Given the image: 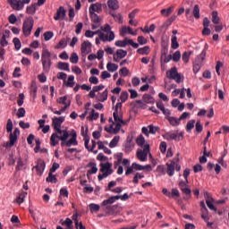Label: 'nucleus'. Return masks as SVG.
I'll return each mask as SVG.
<instances>
[{
	"instance_id": "nucleus-1",
	"label": "nucleus",
	"mask_w": 229,
	"mask_h": 229,
	"mask_svg": "<svg viewBox=\"0 0 229 229\" xmlns=\"http://www.w3.org/2000/svg\"><path fill=\"white\" fill-rule=\"evenodd\" d=\"M61 140V146L64 148L67 146V140L69 139V131H64L62 134L58 135V133L54 132L50 137V145L55 147L58 146V140Z\"/></svg>"
},
{
	"instance_id": "nucleus-2",
	"label": "nucleus",
	"mask_w": 229,
	"mask_h": 229,
	"mask_svg": "<svg viewBox=\"0 0 229 229\" xmlns=\"http://www.w3.org/2000/svg\"><path fill=\"white\" fill-rule=\"evenodd\" d=\"M41 64L44 72L47 73L51 71V65H53V62L51 61V52L46 48L42 50Z\"/></svg>"
},
{
	"instance_id": "nucleus-3",
	"label": "nucleus",
	"mask_w": 229,
	"mask_h": 229,
	"mask_svg": "<svg viewBox=\"0 0 229 229\" xmlns=\"http://www.w3.org/2000/svg\"><path fill=\"white\" fill-rule=\"evenodd\" d=\"M180 158L177 157H174L170 163H166V174L168 176H174V171L180 172L182 165L179 164Z\"/></svg>"
},
{
	"instance_id": "nucleus-4",
	"label": "nucleus",
	"mask_w": 229,
	"mask_h": 229,
	"mask_svg": "<svg viewBox=\"0 0 229 229\" xmlns=\"http://www.w3.org/2000/svg\"><path fill=\"white\" fill-rule=\"evenodd\" d=\"M34 24H35V20H33V17L31 16L24 20L23 25H22V33L24 37H30V35H31V31L33 30Z\"/></svg>"
},
{
	"instance_id": "nucleus-5",
	"label": "nucleus",
	"mask_w": 229,
	"mask_h": 229,
	"mask_svg": "<svg viewBox=\"0 0 229 229\" xmlns=\"http://www.w3.org/2000/svg\"><path fill=\"white\" fill-rule=\"evenodd\" d=\"M114 121L116 123L114 129V134L117 135L118 131H121L122 126H126V121L123 120V114L117 112L113 113Z\"/></svg>"
},
{
	"instance_id": "nucleus-6",
	"label": "nucleus",
	"mask_w": 229,
	"mask_h": 229,
	"mask_svg": "<svg viewBox=\"0 0 229 229\" xmlns=\"http://www.w3.org/2000/svg\"><path fill=\"white\" fill-rule=\"evenodd\" d=\"M65 121V116L54 117L52 119V126L54 130L56 131L57 135H62L64 131H67V130H62V124Z\"/></svg>"
},
{
	"instance_id": "nucleus-7",
	"label": "nucleus",
	"mask_w": 229,
	"mask_h": 229,
	"mask_svg": "<svg viewBox=\"0 0 229 229\" xmlns=\"http://www.w3.org/2000/svg\"><path fill=\"white\" fill-rule=\"evenodd\" d=\"M149 144H146L143 146L142 149H138L136 152V157L140 162H146L148 160V155H149Z\"/></svg>"
},
{
	"instance_id": "nucleus-8",
	"label": "nucleus",
	"mask_w": 229,
	"mask_h": 229,
	"mask_svg": "<svg viewBox=\"0 0 229 229\" xmlns=\"http://www.w3.org/2000/svg\"><path fill=\"white\" fill-rule=\"evenodd\" d=\"M166 76L169 80H174L176 83H182V75L178 73L176 67H173L166 72Z\"/></svg>"
},
{
	"instance_id": "nucleus-9",
	"label": "nucleus",
	"mask_w": 229,
	"mask_h": 229,
	"mask_svg": "<svg viewBox=\"0 0 229 229\" xmlns=\"http://www.w3.org/2000/svg\"><path fill=\"white\" fill-rule=\"evenodd\" d=\"M131 46L134 49H138L139 47V43H135L133 42V39H128L125 38L124 40H117L114 43V46H116V47H126V46Z\"/></svg>"
},
{
	"instance_id": "nucleus-10",
	"label": "nucleus",
	"mask_w": 229,
	"mask_h": 229,
	"mask_svg": "<svg viewBox=\"0 0 229 229\" xmlns=\"http://www.w3.org/2000/svg\"><path fill=\"white\" fill-rule=\"evenodd\" d=\"M93 33L94 35H98L102 42H112V40L115 38V34L114 33V31H110L109 36L105 35V33H103L101 30L93 31Z\"/></svg>"
},
{
	"instance_id": "nucleus-11",
	"label": "nucleus",
	"mask_w": 229,
	"mask_h": 229,
	"mask_svg": "<svg viewBox=\"0 0 229 229\" xmlns=\"http://www.w3.org/2000/svg\"><path fill=\"white\" fill-rule=\"evenodd\" d=\"M8 4H10L11 8L13 10H15L16 12H21V10H24V5L22 4L21 0H7Z\"/></svg>"
},
{
	"instance_id": "nucleus-12",
	"label": "nucleus",
	"mask_w": 229,
	"mask_h": 229,
	"mask_svg": "<svg viewBox=\"0 0 229 229\" xmlns=\"http://www.w3.org/2000/svg\"><path fill=\"white\" fill-rule=\"evenodd\" d=\"M100 173H104V174H107V176H110V174H114V170L112 169V163L106 162L100 164Z\"/></svg>"
},
{
	"instance_id": "nucleus-13",
	"label": "nucleus",
	"mask_w": 229,
	"mask_h": 229,
	"mask_svg": "<svg viewBox=\"0 0 229 229\" xmlns=\"http://www.w3.org/2000/svg\"><path fill=\"white\" fill-rule=\"evenodd\" d=\"M81 51L82 56H86L89 55V53H92V43H90L89 41H84L81 44Z\"/></svg>"
},
{
	"instance_id": "nucleus-14",
	"label": "nucleus",
	"mask_w": 229,
	"mask_h": 229,
	"mask_svg": "<svg viewBox=\"0 0 229 229\" xmlns=\"http://www.w3.org/2000/svg\"><path fill=\"white\" fill-rule=\"evenodd\" d=\"M33 169H36L37 174L39 176H42V174H44V171H46V162L42 159H38L37 165L34 166Z\"/></svg>"
},
{
	"instance_id": "nucleus-15",
	"label": "nucleus",
	"mask_w": 229,
	"mask_h": 229,
	"mask_svg": "<svg viewBox=\"0 0 229 229\" xmlns=\"http://www.w3.org/2000/svg\"><path fill=\"white\" fill-rule=\"evenodd\" d=\"M67 11H65V8H64V6H60L57 11L56 13L54 16L55 21H64L65 17L67 16Z\"/></svg>"
},
{
	"instance_id": "nucleus-16",
	"label": "nucleus",
	"mask_w": 229,
	"mask_h": 229,
	"mask_svg": "<svg viewBox=\"0 0 229 229\" xmlns=\"http://www.w3.org/2000/svg\"><path fill=\"white\" fill-rule=\"evenodd\" d=\"M163 139H165V140H175L176 142H178V135L176 134V132L171 131H167L165 134H162Z\"/></svg>"
},
{
	"instance_id": "nucleus-17",
	"label": "nucleus",
	"mask_w": 229,
	"mask_h": 229,
	"mask_svg": "<svg viewBox=\"0 0 229 229\" xmlns=\"http://www.w3.org/2000/svg\"><path fill=\"white\" fill-rule=\"evenodd\" d=\"M103 12V6L99 3L92 4L89 6V13H101Z\"/></svg>"
},
{
	"instance_id": "nucleus-18",
	"label": "nucleus",
	"mask_w": 229,
	"mask_h": 229,
	"mask_svg": "<svg viewBox=\"0 0 229 229\" xmlns=\"http://www.w3.org/2000/svg\"><path fill=\"white\" fill-rule=\"evenodd\" d=\"M120 198L121 197L119 195L112 196L109 199L103 200L102 207H106V208L107 207H110V205H113V203H115V201H117V199Z\"/></svg>"
},
{
	"instance_id": "nucleus-19",
	"label": "nucleus",
	"mask_w": 229,
	"mask_h": 229,
	"mask_svg": "<svg viewBox=\"0 0 229 229\" xmlns=\"http://www.w3.org/2000/svg\"><path fill=\"white\" fill-rule=\"evenodd\" d=\"M135 144H133V141H131V139L130 137L127 138L126 142L124 143V151L125 153H131L133 151Z\"/></svg>"
},
{
	"instance_id": "nucleus-20",
	"label": "nucleus",
	"mask_w": 229,
	"mask_h": 229,
	"mask_svg": "<svg viewBox=\"0 0 229 229\" xmlns=\"http://www.w3.org/2000/svg\"><path fill=\"white\" fill-rule=\"evenodd\" d=\"M71 40V38L67 37L66 38H62L59 43L55 46V49H64L67 47V44Z\"/></svg>"
},
{
	"instance_id": "nucleus-21",
	"label": "nucleus",
	"mask_w": 229,
	"mask_h": 229,
	"mask_svg": "<svg viewBox=\"0 0 229 229\" xmlns=\"http://www.w3.org/2000/svg\"><path fill=\"white\" fill-rule=\"evenodd\" d=\"M88 167H91V169L88 170V172H87V177L88 178L90 177V174H96V173H98V166L96 165V163L89 162L88 164Z\"/></svg>"
},
{
	"instance_id": "nucleus-22",
	"label": "nucleus",
	"mask_w": 229,
	"mask_h": 229,
	"mask_svg": "<svg viewBox=\"0 0 229 229\" xmlns=\"http://www.w3.org/2000/svg\"><path fill=\"white\" fill-rule=\"evenodd\" d=\"M69 106H71V100H68V105L62 107L59 111H55L53 107H50V110L51 112H53V114H55L56 115H62V114H64V112H65L67 108H69Z\"/></svg>"
},
{
	"instance_id": "nucleus-23",
	"label": "nucleus",
	"mask_w": 229,
	"mask_h": 229,
	"mask_svg": "<svg viewBox=\"0 0 229 229\" xmlns=\"http://www.w3.org/2000/svg\"><path fill=\"white\" fill-rule=\"evenodd\" d=\"M166 121H168V123L171 124V126H174V127L180 126V124L182 123V122H180V118H176L174 116L168 117V119Z\"/></svg>"
},
{
	"instance_id": "nucleus-24",
	"label": "nucleus",
	"mask_w": 229,
	"mask_h": 229,
	"mask_svg": "<svg viewBox=\"0 0 229 229\" xmlns=\"http://www.w3.org/2000/svg\"><path fill=\"white\" fill-rule=\"evenodd\" d=\"M107 6L111 10H119V1L117 0H108Z\"/></svg>"
},
{
	"instance_id": "nucleus-25",
	"label": "nucleus",
	"mask_w": 229,
	"mask_h": 229,
	"mask_svg": "<svg viewBox=\"0 0 229 229\" xmlns=\"http://www.w3.org/2000/svg\"><path fill=\"white\" fill-rule=\"evenodd\" d=\"M115 210H117V206H107L106 208V214L107 216H115L117 214Z\"/></svg>"
},
{
	"instance_id": "nucleus-26",
	"label": "nucleus",
	"mask_w": 229,
	"mask_h": 229,
	"mask_svg": "<svg viewBox=\"0 0 229 229\" xmlns=\"http://www.w3.org/2000/svg\"><path fill=\"white\" fill-rule=\"evenodd\" d=\"M142 99L147 105H153V103H155V98L149 94H144Z\"/></svg>"
},
{
	"instance_id": "nucleus-27",
	"label": "nucleus",
	"mask_w": 229,
	"mask_h": 229,
	"mask_svg": "<svg viewBox=\"0 0 229 229\" xmlns=\"http://www.w3.org/2000/svg\"><path fill=\"white\" fill-rule=\"evenodd\" d=\"M87 119L88 121H98L99 119V113L96 112L94 109H91V112Z\"/></svg>"
},
{
	"instance_id": "nucleus-28",
	"label": "nucleus",
	"mask_w": 229,
	"mask_h": 229,
	"mask_svg": "<svg viewBox=\"0 0 229 229\" xmlns=\"http://www.w3.org/2000/svg\"><path fill=\"white\" fill-rule=\"evenodd\" d=\"M57 69H59V71H66L67 72L71 71V69H69V63H64V62H59L57 64Z\"/></svg>"
},
{
	"instance_id": "nucleus-29",
	"label": "nucleus",
	"mask_w": 229,
	"mask_h": 229,
	"mask_svg": "<svg viewBox=\"0 0 229 229\" xmlns=\"http://www.w3.org/2000/svg\"><path fill=\"white\" fill-rule=\"evenodd\" d=\"M26 12L30 15H35V13H37V4H31L30 6L27 7Z\"/></svg>"
},
{
	"instance_id": "nucleus-30",
	"label": "nucleus",
	"mask_w": 229,
	"mask_h": 229,
	"mask_svg": "<svg viewBox=\"0 0 229 229\" xmlns=\"http://www.w3.org/2000/svg\"><path fill=\"white\" fill-rule=\"evenodd\" d=\"M173 12H174V7L171 6L167 9H162L161 10V15H164V17H169Z\"/></svg>"
},
{
	"instance_id": "nucleus-31",
	"label": "nucleus",
	"mask_w": 229,
	"mask_h": 229,
	"mask_svg": "<svg viewBox=\"0 0 229 229\" xmlns=\"http://www.w3.org/2000/svg\"><path fill=\"white\" fill-rule=\"evenodd\" d=\"M151 51V48H149V46H146L143 47H140L137 50L138 55H149Z\"/></svg>"
},
{
	"instance_id": "nucleus-32",
	"label": "nucleus",
	"mask_w": 229,
	"mask_h": 229,
	"mask_svg": "<svg viewBox=\"0 0 229 229\" xmlns=\"http://www.w3.org/2000/svg\"><path fill=\"white\" fill-rule=\"evenodd\" d=\"M171 42L172 49H178V47H180V44L178 43V37L172 36Z\"/></svg>"
},
{
	"instance_id": "nucleus-33",
	"label": "nucleus",
	"mask_w": 229,
	"mask_h": 229,
	"mask_svg": "<svg viewBox=\"0 0 229 229\" xmlns=\"http://www.w3.org/2000/svg\"><path fill=\"white\" fill-rule=\"evenodd\" d=\"M46 182H48L50 183H56L58 182V179L56 178V175L53 174V173L49 172L48 176L46 179Z\"/></svg>"
},
{
	"instance_id": "nucleus-34",
	"label": "nucleus",
	"mask_w": 229,
	"mask_h": 229,
	"mask_svg": "<svg viewBox=\"0 0 229 229\" xmlns=\"http://www.w3.org/2000/svg\"><path fill=\"white\" fill-rule=\"evenodd\" d=\"M106 69L109 71V72H115L117 69H119V65L114 64V63H108L106 64Z\"/></svg>"
},
{
	"instance_id": "nucleus-35",
	"label": "nucleus",
	"mask_w": 229,
	"mask_h": 229,
	"mask_svg": "<svg viewBox=\"0 0 229 229\" xmlns=\"http://www.w3.org/2000/svg\"><path fill=\"white\" fill-rule=\"evenodd\" d=\"M90 19L95 24L101 23V18L96 13H89Z\"/></svg>"
},
{
	"instance_id": "nucleus-36",
	"label": "nucleus",
	"mask_w": 229,
	"mask_h": 229,
	"mask_svg": "<svg viewBox=\"0 0 229 229\" xmlns=\"http://www.w3.org/2000/svg\"><path fill=\"white\" fill-rule=\"evenodd\" d=\"M13 43L14 44V49H16V51H20L21 47H22V44L21 43V39H19V38H14L13 39Z\"/></svg>"
},
{
	"instance_id": "nucleus-37",
	"label": "nucleus",
	"mask_w": 229,
	"mask_h": 229,
	"mask_svg": "<svg viewBox=\"0 0 229 229\" xmlns=\"http://www.w3.org/2000/svg\"><path fill=\"white\" fill-rule=\"evenodd\" d=\"M106 99H108V89H105L103 91V93L100 95L98 101H100L101 103H105V101H106Z\"/></svg>"
},
{
	"instance_id": "nucleus-38",
	"label": "nucleus",
	"mask_w": 229,
	"mask_h": 229,
	"mask_svg": "<svg viewBox=\"0 0 229 229\" xmlns=\"http://www.w3.org/2000/svg\"><path fill=\"white\" fill-rule=\"evenodd\" d=\"M196 123V120H190L186 124V131L189 133L191 130L194 129V124Z\"/></svg>"
},
{
	"instance_id": "nucleus-39",
	"label": "nucleus",
	"mask_w": 229,
	"mask_h": 229,
	"mask_svg": "<svg viewBox=\"0 0 229 229\" xmlns=\"http://www.w3.org/2000/svg\"><path fill=\"white\" fill-rule=\"evenodd\" d=\"M120 59L123 60V58H126V55H128V51L123 50V49H117L115 53Z\"/></svg>"
},
{
	"instance_id": "nucleus-40",
	"label": "nucleus",
	"mask_w": 229,
	"mask_h": 229,
	"mask_svg": "<svg viewBox=\"0 0 229 229\" xmlns=\"http://www.w3.org/2000/svg\"><path fill=\"white\" fill-rule=\"evenodd\" d=\"M212 201H214L213 199H207L206 205L209 210H214L216 212V210H217V208H216V206H214V203Z\"/></svg>"
},
{
	"instance_id": "nucleus-41",
	"label": "nucleus",
	"mask_w": 229,
	"mask_h": 229,
	"mask_svg": "<svg viewBox=\"0 0 229 229\" xmlns=\"http://www.w3.org/2000/svg\"><path fill=\"white\" fill-rule=\"evenodd\" d=\"M71 146H78V140L76 138H71L66 141V148H71Z\"/></svg>"
},
{
	"instance_id": "nucleus-42",
	"label": "nucleus",
	"mask_w": 229,
	"mask_h": 229,
	"mask_svg": "<svg viewBox=\"0 0 229 229\" xmlns=\"http://www.w3.org/2000/svg\"><path fill=\"white\" fill-rule=\"evenodd\" d=\"M13 130V122H12V119L9 118L6 123V131L7 133H12Z\"/></svg>"
},
{
	"instance_id": "nucleus-43",
	"label": "nucleus",
	"mask_w": 229,
	"mask_h": 229,
	"mask_svg": "<svg viewBox=\"0 0 229 229\" xmlns=\"http://www.w3.org/2000/svg\"><path fill=\"white\" fill-rule=\"evenodd\" d=\"M65 85L67 87H70V89H72V87H74V75H70L68 77V81L67 82H65Z\"/></svg>"
},
{
	"instance_id": "nucleus-44",
	"label": "nucleus",
	"mask_w": 229,
	"mask_h": 229,
	"mask_svg": "<svg viewBox=\"0 0 229 229\" xmlns=\"http://www.w3.org/2000/svg\"><path fill=\"white\" fill-rule=\"evenodd\" d=\"M182 192H183V194H185L186 196L184 199H191V198H192L191 191L190 188H184L183 190H182Z\"/></svg>"
},
{
	"instance_id": "nucleus-45",
	"label": "nucleus",
	"mask_w": 229,
	"mask_h": 229,
	"mask_svg": "<svg viewBox=\"0 0 229 229\" xmlns=\"http://www.w3.org/2000/svg\"><path fill=\"white\" fill-rule=\"evenodd\" d=\"M62 225L63 226H66L67 229H72V220L71 218H66Z\"/></svg>"
},
{
	"instance_id": "nucleus-46",
	"label": "nucleus",
	"mask_w": 229,
	"mask_h": 229,
	"mask_svg": "<svg viewBox=\"0 0 229 229\" xmlns=\"http://www.w3.org/2000/svg\"><path fill=\"white\" fill-rule=\"evenodd\" d=\"M121 139V137L119 136H115L109 143V148H115V146H117V144H119V140Z\"/></svg>"
},
{
	"instance_id": "nucleus-47",
	"label": "nucleus",
	"mask_w": 229,
	"mask_h": 229,
	"mask_svg": "<svg viewBox=\"0 0 229 229\" xmlns=\"http://www.w3.org/2000/svg\"><path fill=\"white\" fill-rule=\"evenodd\" d=\"M158 130H160V127L158 126H154L153 124L148 125V133H151L152 135H155Z\"/></svg>"
},
{
	"instance_id": "nucleus-48",
	"label": "nucleus",
	"mask_w": 229,
	"mask_h": 229,
	"mask_svg": "<svg viewBox=\"0 0 229 229\" xmlns=\"http://www.w3.org/2000/svg\"><path fill=\"white\" fill-rule=\"evenodd\" d=\"M180 58H182V53L180 52V50H177L174 52V54L172 56V60L174 62H180Z\"/></svg>"
},
{
	"instance_id": "nucleus-49",
	"label": "nucleus",
	"mask_w": 229,
	"mask_h": 229,
	"mask_svg": "<svg viewBox=\"0 0 229 229\" xmlns=\"http://www.w3.org/2000/svg\"><path fill=\"white\" fill-rule=\"evenodd\" d=\"M79 60H80V57L78 56V54H76L74 52L72 53L71 57H70V62L72 64H78Z\"/></svg>"
},
{
	"instance_id": "nucleus-50",
	"label": "nucleus",
	"mask_w": 229,
	"mask_h": 229,
	"mask_svg": "<svg viewBox=\"0 0 229 229\" xmlns=\"http://www.w3.org/2000/svg\"><path fill=\"white\" fill-rule=\"evenodd\" d=\"M193 17L199 19V5L195 4L192 11Z\"/></svg>"
},
{
	"instance_id": "nucleus-51",
	"label": "nucleus",
	"mask_w": 229,
	"mask_h": 229,
	"mask_svg": "<svg viewBox=\"0 0 229 229\" xmlns=\"http://www.w3.org/2000/svg\"><path fill=\"white\" fill-rule=\"evenodd\" d=\"M146 142V140L144 139V136L140 135V137L137 138L136 140V144L138 146H140V148H144V143Z\"/></svg>"
},
{
	"instance_id": "nucleus-52",
	"label": "nucleus",
	"mask_w": 229,
	"mask_h": 229,
	"mask_svg": "<svg viewBox=\"0 0 229 229\" xmlns=\"http://www.w3.org/2000/svg\"><path fill=\"white\" fill-rule=\"evenodd\" d=\"M191 55H192V52H184L182 54V62H184V64H188L189 63V59L191 58Z\"/></svg>"
},
{
	"instance_id": "nucleus-53",
	"label": "nucleus",
	"mask_w": 229,
	"mask_h": 229,
	"mask_svg": "<svg viewBox=\"0 0 229 229\" xmlns=\"http://www.w3.org/2000/svg\"><path fill=\"white\" fill-rule=\"evenodd\" d=\"M126 33L131 35V33H133V29H131V27H123L121 30V35H124Z\"/></svg>"
},
{
	"instance_id": "nucleus-54",
	"label": "nucleus",
	"mask_w": 229,
	"mask_h": 229,
	"mask_svg": "<svg viewBox=\"0 0 229 229\" xmlns=\"http://www.w3.org/2000/svg\"><path fill=\"white\" fill-rule=\"evenodd\" d=\"M99 205L98 204H89V210L91 214H94V212H99Z\"/></svg>"
},
{
	"instance_id": "nucleus-55",
	"label": "nucleus",
	"mask_w": 229,
	"mask_h": 229,
	"mask_svg": "<svg viewBox=\"0 0 229 229\" xmlns=\"http://www.w3.org/2000/svg\"><path fill=\"white\" fill-rule=\"evenodd\" d=\"M169 198H180V191L176 188H173Z\"/></svg>"
},
{
	"instance_id": "nucleus-56",
	"label": "nucleus",
	"mask_w": 229,
	"mask_h": 229,
	"mask_svg": "<svg viewBox=\"0 0 229 229\" xmlns=\"http://www.w3.org/2000/svg\"><path fill=\"white\" fill-rule=\"evenodd\" d=\"M17 117L19 119L25 117L26 115V109H24V107H21L18 109V113L16 114Z\"/></svg>"
},
{
	"instance_id": "nucleus-57",
	"label": "nucleus",
	"mask_w": 229,
	"mask_h": 229,
	"mask_svg": "<svg viewBox=\"0 0 229 229\" xmlns=\"http://www.w3.org/2000/svg\"><path fill=\"white\" fill-rule=\"evenodd\" d=\"M212 22L214 24H219V16L217 15V12L214 11L212 13Z\"/></svg>"
},
{
	"instance_id": "nucleus-58",
	"label": "nucleus",
	"mask_w": 229,
	"mask_h": 229,
	"mask_svg": "<svg viewBox=\"0 0 229 229\" xmlns=\"http://www.w3.org/2000/svg\"><path fill=\"white\" fill-rule=\"evenodd\" d=\"M130 95L127 93V91H123L121 93V96H120V100L122 103H126V101L128 100V97Z\"/></svg>"
},
{
	"instance_id": "nucleus-59",
	"label": "nucleus",
	"mask_w": 229,
	"mask_h": 229,
	"mask_svg": "<svg viewBox=\"0 0 229 229\" xmlns=\"http://www.w3.org/2000/svg\"><path fill=\"white\" fill-rule=\"evenodd\" d=\"M111 15L114 17L116 22H119V24H123V16L121 15V13H111Z\"/></svg>"
},
{
	"instance_id": "nucleus-60",
	"label": "nucleus",
	"mask_w": 229,
	"mask_h": 229,
	"mask_svg": "<svg viewBox=\"0 0 229 229\" xmlns=\"http://www.w3.org/2000/svg\"><path fill=\"white\" fill-rule=\"evenodd\" d=\"M26 194L28 193H20L19 196L16 199V202L19 203V205H21V203H24V198H26Z\"/></svg>"
},
{
	"instance_id": "nucleus-61",
	"label": "nucleus",
	"mask_w": 229,
	"mask_h": 229,
	"mask_svg": "<svg viewBox=\"0 0 229 229\" xmlns=\"http://www.w3.org/2000/svg\"><path fill=\"white\" fill-rule=\"evenodd\" d=\"M22 167H24V161H22V158L19 157L15 169H16V171H21V169H22Z\"/></svg>"
},
{
	"instance_id": "nucleus-62",
	"label": "nucleus",
	"mask_w": 229,
	"mask_h": 229,
	"mask_svg": "<svg viewBox=\"0 0 229 229\" xmlns=\"http://www.w3.org/2000/svg\"><path fill=\"white\" fill-rule=\"evenodd\" d=\"M57 103H59V105H64V106H66V105H69V102L67 103V96L60 97L57 99Z\"/></svg>"
},
{
	"instance_id": "nucleus-63",
	"label": "nucleus",
	"mask_w": 229,
	"mask_h": 229,
	"mask_svg": "<svg viewBox=\"0 0 229 229\" xmlns=\"http://www.w3.org/2000/svg\"><path fill=\"white\" fill-rule=\"evenodd\" d=\"M159 149L161 153L165 154L167 151V143L165 141H161L159 145Z\"/></svg>"
},
{
	"instance_id": "nucleus-64",
	"label": "nucleus",
	"mask_w": 229,
	"mask_h": 229,
	"mask_svg": "<svg viewBox=\"0 0 229 229\" xmlns=\"http://www.w3.org/2000/svg\"><path fill=\"white\" fill-rule=\"evenodd\" d=\"M54 37V34L52 31H47L44 33V38L46 40V42L51 40Z\"/></svg>"
}]
</instances>
